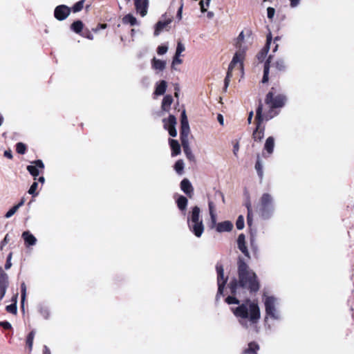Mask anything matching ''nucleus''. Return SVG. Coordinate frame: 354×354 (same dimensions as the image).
<instances>
[{
    "label": "nucleus",
    "instance_id": "1",
    "mask_svg": "<svg viewBox=\"0 0 354 354\" xmlns=\"http://www.w3.org/2000/svg\"><path fill=\"white\" fill-rule=\"evenodd\" d=\"M239 279H234L230 283L231 292L234 295H243L246 291L256 292L259 288L256 274L249 268L241 258L238 261Z\"/></svg>",
    "mask_w": 354,
    "mask_h": 354
},
{
    "label": "nucleus",
    "instance_id": "2",
    "mask_svg": "<svg viewBox=\"0 0 354 354\" xmlns=\"http://www.w3.org/2000/svg\"><path fill=\"white\" fill-rule=\"evenodd\" d=\"M231 310L238 319L239 323L245 328L256 324L261 317L260 308L255 301L247 299L244 303L236 308H232Z\"/></svg>",
    "mask_w": 354,
    "mask_h": 354
},
{
    "label": "nucleus",
    "instance_id": "3",
    "mask_svg": "<svg viewBox=\"0 0 354 354\" xmlns=\"http://www.w3.org/2000/svg\"><path fill=\"white\" fill-rule=\"evenodd\" d=\"M257 212L263 219H269L274 212V201L273 196L268 193L263 194L257 206Z\"/></svg>",
    "mask_w": 354,
    "mask_h": 354
},
{
    "label": "nucleus",
    "instance_id": "4",
    "mask_svg": "<svg viewBox=\"0 0 354 354\" xmlns=\"http://www.w3.org/2000/svg\"><path fill=\"white\" fill-rule=\"evenodd\" d=\"M263 301L267 317L275 320L280 319L281 316L279 310L280 304L279 299L268 293H264L263 295Z\"/></svg>",
    "mask_w": 354,
    "mask_h": 354
},
{
    "label": "nucleus",
    "instance_id": "5",
    "mask_svg": "<svg viewBox=\"0 0 354 354\" xmlns=\"http://www.w3.org/2000/svg\"><path fill=\"white\" fill-rule=\"evenodd\" d=\"M251 44L252 38L249 32L245 34L243 31H241L234 41V46L236 48V51L233 58L243 62L245 53Z\"/></svg>",
    "mask_w": 354,
    "mask_h": 354
},
{
    "label": "nucleus",
    "instance_id": "6",
    "mask_svg": "<svg viewBox=\"0 0 354 354\" xmlns=\"http://www.w3.org/2000/svg\"><path fill=\"white\" fill-rule=\"evenodd\" d=\"M262 111H263V107H262V105L260 104L257 110L256 120H257V127L255 131L253 132V138L254 139V140L259 141V142L263 139V138L264 136L263 129H259V126H260L261 122L263 120H270L271 118H272L274 117V115H275L277 114L276 113H274V114H272L270 112V113H266L264 116H263Z\"/></svg>",
    "mask_w": 354,
    "mask_h": 354
},
{
    "label": "nucleus",
    "instance_id": "7",
    "mask_svg": "<svg viewBox=\"0 0 354 354\" xmlns=\"http://www.w3.org/2000/svg\"><path fill=\"white\" fill-rule=\"evenodd\" d=\"M286 102V97L283 95H277L274 97L272 92H269L266 97V103L271 109L282 107Z\"/></svg>",
    "mask_w": 354,
    "mask_h": 354
},
{
    "label": "nucleus",
    "instance_id": "8",
    "mask_svg": "<svg viewBox=\"0 0 354 354\" xmlns=\"http://www.w3.org/2000/svg\"><path fill=\"white\" fill-rule=\"evenodd\" d=\"M216 271L218 274L217 281H218V293L216 295V299H218L219 295L223 294V288L226 283L227 279L224 277L223 268L222 266H216Z\"/></svg>",
    "mask_w": 354,
    "mask_h": 354
},
{
    "label": "nucleus",
    "instance_id": "9",
    "mask_svg": "<svg viewBox=\"0 0 354 354\" xmlns=\"http://www.w3.org/2000/svg\"><path fill=\"white\" fill-rule=\"evenodd\" d=\"M163 123L164 127L168 130L169 135L172 137H176L177 136V131L176 129V118L171 115L167 119L163 120Z\"/></svg>",
    "mask_w": 354,
    "mask_h": 354
},
{
    "label": "nucleus",
    "instance_id": "10",
    "mask_svg": "<svg viewBox=\"0 0 354 354\" xmlns=\"http://www.w3.org/2000/svg\"><path fill=\"white\" fill-rule=\"evenodd\" d=\"M71 13V8L65 5H60L55 8L54 15L59 21H62L68 17Z\"/></svg>",
    "mask_w": 354,
    "mask_h": 354
},
{
    "label": "nucleus",
    "instance_id": "11",
    "mask_svg": "<svg viewBox=\"0 0 354 354\" xmlns=\"http://www.w3.org/2000/svg\"><path fill=\"white\" fill-rule=\"evenodd\" d=\"M8 276L0 268V300H1L6 295L7 288L8 287Z\"/></svg>",
    "mask_w": 354,
    "mask_h": 354
},
{
    "label": "nucleus",
    "instance_id": "12",
    "mask_svg": "<svg viewBox=\"0 0 354 354\" xmlns=\"http://www.w3.org/2000/svg\"><path fill=\"white\" fill-rule=\"evenodd\" d=\"M188 227L189 230L198 238L202 236L205 229L203 221L189 223V224H188Z\"/></svg>",
    "mask_w": 354,
    "mask_h": 354
},
{
    "label": "nucleus",
    "instance_id": "13",
    "mask_svg": "<svg viewBox=\"0 0 354 354\" xmlns=\"http://www.w3.org/2000/svg\"><path fill=\"white\" fill-rule=\"evenodd\" d=\"M189 134V125L188 121H181L180 138L183 146L187 143Z\"/></svg>",
    "mask_w": 354,
    "mask_h": 354
},
{
    "label": "nucleus",
    "instance_id": "14",
    "mask_svg": "<svg viewBox=\"0 0 354 354\" xmlns=\"http://www.w3.org/2000/svg\"><path fill=\"white\" fill-rule=\"evenodd\" d=\"M199 221H203L201 216V209L198 206H194L192 209V211L189 212L187 217V224H189V223H196Z\"/></svg>",
    "mask_w": 354,
    "mask_h": 354
},
{
    "label": "nucleus",
    "instance_id": "15",
    "mask_svg": "<svg viewBox=\"0 0 354 354\" xmlns=\"http://www.w3.org/2000/svg\"><path fill=\"white\" fill-rule=\"evenodd\" d=\"M237 246L239 250L248 259L250 258L249 251L246 246L245 236L240 234L237 239Z\"/></svg>",
    "mask_w": 354,
    "mask_h": 354
},
{
    "label": "nucleus",
    "instance_id": "16",
    "mask_svg": "<svg viewBox=\"0 0 354 354\" xmlns=\"http://www.w3.org/2000/svg\"><path fill=\"white\" fill-rule=\"evenodd\" d=\"M148 0H135V6L138 13L144 17L147 13Z\"/></svg>",
    "mask_w": 354,
    "mask_h": 354
},
{
    "label": "nucleus",
    "instance_id": "17",
    "mask_svg": "<svg viewBox=\"0 0 354 354\" xmlns=\"http://www.w3.org/2000/svg\"><path fill=\"white\" fill-rule=\"evenodd\" d=\"M151 67L156 71V73H159L165 70L166 62L153 57L151 60Z\"/></svg>",
    "mask_w": 354,
    "mask_h": 354
},
{
    "label": "nucleus",
    "instance_id": "18",
    "mask_svg": "<svg viewBox=\"0 0 354 354\" xmlns=\"http://www.w3.org/2000/svg\"><path fill=\"white\" fill-rule=\"evenodd\" d=\"M180 188L189 197H192L193 187L188 179L185 178L181 181Z\"/></svg>",
    "mask_w": 354,
    "mask_h": 354
},
{
    "label": "nucleus",
    "instance_id": "19",
    "mask_svg": "<svg viewBox=\"0 0 354 354\" xmlns=\"http://www.w3.org/2000/svg\"><path fill=\"white\" fill-rule=\"evenodd\" d=\"M272 37L271 35L269 34L267 37V42L266 46L263 48V49L261 50L260 53L257 55V59L260 62H263L264 59L266 58L270 48V44L271 43Z\"/></svg>",
    "mask_w": 354,
    "mask_h": 354
},
{
    "label": "nucleus",
    "instance_id": "20",
    "mask_svg": "<svg viewBox=\"0 0 354 354\" xmlns=\"http://www.w3.org/2000/svg\"><path fill=\"white\" fill-rule=\"evenodd\" d=\"M236 66H238V68L239 69H241V70L243 69V62L232 58V60L231 61V62L229 65L228 70L227 72V75H226L225 78H228L229 80H230L231 77L232 76V71Z\"/></svg>",
    "mask_w": 354,
    "mask_h": 354
},
{
    "label": "nucleus",
    "instance_id": "21",
    "mask_svg": "<svg viewBox=\"0 0 354 354\" xmlns=\"http://www.w3.org/2000/svg\"><path fill=\"white\" fill-rule=\"evenodd\" d=\"M22 237L27 246L35 245L37 243V239L29 231L24 232L22 234Z\"/></svg>",
    "mask_w": 354,
    "mask_h": 354
},
{
    "label": "nucleus",
    "instance_id": "22",
    "mask_svg": "<svg viewBox=\"0 0 354 354\" xmlns=\"http://www.w3.org/2000/svg\"><path fill=\"white\" fill-rule=\"evenodd\" d=\"M232 228L233 224L229 221L218 223L216 225V231L218 232H230Z\"/></svg>",
    "mask_w": 354,
    "mask_h": 354
},
{
    "label": "nucleus",
    "instance_id": "23",
    "mask_svg": "<svg viewBox=\"0 0 354 354\" xmlns=\"http://www.w3.org/2000/svg\"><path fill=\"white\" fill-rule=\"evenodd\" d=\"M172 102H173L172 96L170 95H165L162 102V105H161L162 110L165 112H168L170 110V106H171Z\"/></svg>",
    "mask_w": 354,
    "mask_h": 354
},
{
    "label": "nucleus",
    "instance_id": "24",
    "mask_svg": "<svg viewBox=\"0 0 354 354\" xmlns=\"http://www.w3.org/2000/svg\"><path fill=\"white\" fill-rule=\"evenodd\" d=\"M171 19L158 21L156 25L154 35L156 36L158 35L163 30V29L171 23Z\"/></svg>",
    "mask_w": 354,
    "mask_h": 354
},
{
    "label": "nucleus",
    "instance_id": "25",
    "mask_svg": "<svg viewBox=\"0 0 354 354\" xmlns=\"http://www.w3.org/2000/svg\"><path fill=\"white\" fill-rule=\"evenodd\" d=\"M167 87V84L166 81L161 80L160 82L156 84L154 94L156 95H163L166 91Z\"/></svg>",
    "mask_w": 354,
    "mask_h": 354
},
{
    "label": "nucleus",
    "instance_id": "26",
    "mask_svg": "<svg viewBox=\"0 0 354 354\" xmlns=\"http://www.w3.org/2000/svg\"><path fill=\"white\" fill-rule=\"evenodd\" d=\"M169 145L171 148V156H176L180 153V147L177 140L170 139Z\"/></svg>",
    "mask_w": 354,
    "mask_h": 354
},
{
    "label": "nucleus",
    "instance_id": "27",
    "mask_svg": "<svg viewBox=\"0 0 354 354\" xmlns=\"http://www.w3.org/2000/svg\"><path fill=\"white\" fill-rule=\"evenodd\" d=\"M274 139L273 137L270 136L268 137L266 140L264 145L265 150L269 153H272L274 151Z\"/></svg>",
    "mask_w": 354,
    "mask_h": 354
},
{
    "label": "nucleus",
    "instance_id": "28",
    "mask_svg": "<svg viewBox=\"0 0 354 354\" xmlns=\"http://www.w3.org/2000/svg\"><path fill=\"white\" fill-rule=\"evenodd\" d=\"M123 24H129L131 26L138 25L137 19L135 17H133L131 14H128L125 15L122 19Z\"/></svg>",
    "mask_w": 354,
    "mask_h": 354
},
{
    "label": "nucleus",
    "instance_id": "29",
    "mask_svg": "<svg viewBox=\"0 0 354 354\" xmlns=\"http://www.w3.org/2000/svg\"><path fill=\"white\" fill-rule=\"evenodd\" d=\"M271 59V56H269L268 60L265 63L264 65V71H263V76L262 79L263 83H266L268 81V74H269V68H270V62Z\"/></svg>",
    "mask_w": 354,
    "mask_h": 354
},
{
    "label": "nucleus",
    "instance_id": "30",
    "mask_svg": "<svg viewBox=\"0 0 354 354\" xmlns=\"http://www.w3.org/2000/svg\"><path fill=\"white\" fill-rule=\"evenodd\" d=\"M259 349V345L255 342H250L248 348L244 352V354H257V351Z\"/></svg>",
    "mask_w": 354,
    "mask_h": 354
},
{
    "label": "nucleus",
    "instance_id": "31",
    "mask_svg": "<svg viewBox=\"0 0 354 354\" xmlns=\"http://www.w3.org/2000/svg\"><path fill=\"white\" fill-rule=\"evenodd\" d=\"M177 205L180 210H185L187 205V199L185 196H180L177 200Z\"/></svg>",
    "mask_w": 354,
    "mask_h": 354
},
{
    "label": "nucleus",
    "instance_id": "32",
    "mask_svg": "<svg viewBox=\"0 0 354 354\" xmlns=\"http://www.w3.org/2000/svg\"><path fill=\"white\" fill-rule=\"evenodd\" d=\"M39 312L44 319H48L50 317V311L48 307L44 306H39Z\"/></svg>",
    "mask_w": 354,
    "mask_h": 354
},
{
    "label": "nucleus",
    "instance_id": "33",
    "mask_svg": "<svg viewBox=\"0 0 354 354\" xmlns=\"http://www.w3.org/2000/svg\"><path fill=\"white\" fill-rule=\"evenodd\" d=\"M83 28V24L81 21H76L71 25V29L76 33H80Z\"/></svg>",
    "mask_w": 354,
    "mask_h": 354
},
{
    "label": "nucleus",
    "instance_id": "34",
    "mask_svg": "<svg viewBox=\"0 0 354 354\" xmlns=\"http://www.w3.org/2000/svg\"><path fill=\"white\" fill-rule=\"evenodd\" d=\"M35 335V332L34 330H32L28 334V335L27 337L26 344H27L30 351H32V348Z\"/></svg>",
    "mask_w": 354,
    "mask_h": 354
},
{
    "label": "nucleus",
    "instance_id": "35",
    "mask_svg": "<svg viewBox=\"0 0 354 354\" xmlns=\"http://www.w3.org/2000/svg\"><path fill=\"white\" fill-rule=\"evenodd\" d=\"M247 209H248V217H247V223L248 225L251 227L252 225L253 219L252 216V209H251V204L248 203L246 205Z\"/></svg>",
    "mask_w": 354,
    "mask_h": 354
},
{
    "label": "nucleus",
    "instance_id": "36",
    "mask_svg": "<svg viewBox=\"0 0 354 354\" xmlns=\"http://www.w3.org/2000/svg\"><path fill=\"white\" fill-rule=\"evenodd\" d=\"M184 169V162L182 160H178L174 165V169L178 174H182Z\"/></svg>",
    "mask_w": 354,
    "mask_h": 354
},
{
    "label": "nucleus",
    "instance_id": "37",
    "mask_svg": "<svg viewBox=\"0 0 354 354\" xmlns=\"http://www.w3.org/2000/svg\"><path fill=\"white\" fill-rule=\"evenodd\" d=\"M274 66L279 71H283L286 68V63L283 59H279L274 63Z\"/></svg>",
    "mask_w": 354,
    "mask_h": 354
},
{
    "label": "nucleus",
    "instance_id": "38",
    "mask_svg": "<svg viewBox=\"0 0 354 354\" xmlns=\"http://www.w3.org/2000/svg\"><path fill=\"white\" fill-rule=\"evenodd\" d=\"M255 169L258 173V175L262 178L263 176V165L259 158H258L257 161L255 165Z\"/></svg>",
    "mask_w": 354,
    "mask_h": 354
},
{
    "label": "nucleus",
    "instance_id": "39",
    "mask_svg": "<svg viewBox=\"0 0 354 354\" xmlns=\"http://www.w3.org/2000/svg\"><path fill=\"white\" fill-rule=\"evenodd\" d=\"M27 169L35 178L37 177L39 174L38 169L36 168V166L29 165L27 167Z\"/></svg>",
    "mask_w": 354,
    "mask_h": 354
},
{
    "label": "nucleus",
    "instance_id": "40",
    "mask_svg": "<svg viewBox=\"0 0 354 354\" xmlns=\"http://www.w3.org/2000/svg\"><path fill=\"white\" fill-rule=\"evenodd\" d=\"M210 0H201L200 2L201 12H205L209 7Z\"/></svg>",
    "mask_w": 354,
    "mask_h": 354
},
{
    "label": "nucleus",
    "instance_id": "41",
    "mask_svg": "<svg viewBox=\"0 0 354 354\" xmlns=\"http://www.w3.org/2000/svg\"><path fill=\"white\" fill-rule=\"evenodd\" d=\"M185 47L181 41L177 43L176 53L178 55H181V53L185 51Z\"/></svg>",
    "mask_w": 354,
    "mask_h": 354
},
{
    "label": "nucleus",
    "instance_id": "42",
    "mask_svg": "<svg viewBox=\"0 0 354 354\" xmlns=\"http://www.w3.org/2000/svg\"><path fill=\"white\" fill-rule=\"evenodd\" d=\"M236 225L238 230H242L244 227V218L243 216H239L237 218Z\"/></svg>",
    "mask_w": 354,
    "mask_h": 354
},
{
    "label": "nucleus",
    "instance_id": "43",
    "mask_svg": "<svg viewBox=\"0 0 354 354\" xmlns=\"http://www.w3.org/2000/svg\"><path fill=\"white\" fill-rule=\"evenodd\" d=\"M21 304L22 305L24 303L26 297V286L25 283H22L21 285Z\"/></svg>",
    "mask_w": 354,
    "mask_h": 354
},
{
    "label": "nucleus",
    "instance_id": "44",
    "mask_svg": "<svg viewBox=\"0 0 354 354\" xmlns=\"http://www.w3.org/2000/svg\"><path fill=\"white\" fill-rule=\"evenodd\" d=\"M83 6H84V0L77 2L73 8V12H77L80 11L83 8Z\"/></svg>",
    "mask_w": 354,
    "mask_h": 354
},
{
    "label": "nucleus",
    "instance_id": "45",
    "mask_svg": "<svg viewBox=\"0 0 354 354\" xmlns=\"http://www.w3.org/2000/svg\"><path fill=\"white\" fill-rule=\"evenodd\" d=\"M19 209L15 205L10 208L5 214V217L6 218H9L12 216Z\"/></svg>",
    "mask_w": 354,
    "mask_h": 354
},
{
    "label": "nucleus",
    "instance_id": "46",
    "mask_svg": "<svg viewBox=\"0 0 354 354\" xmlns=\"http://www.w3.org/2000/svg\"><path fill=\"white\" fill-rule=\"evenodd\" d=\"M37 187H38L37 183H36V182L33 183L28 190V194H31L32 196H37V193L36 192V190L37 189Z\"/></svg>",
    "mask_w": 354,
    "mask_h": 354
},
{
    "label": "nucleus",
    "instance_id": "47",
    "mask_svg": "<svg viewBox=\"0 0 354 354\" xmlns=\"http://www.w3.org/2000/svg\"><path fill=\"white\" fill-rule=\"evenodd\" d=\"M17 151L20 154H24L26 151V147L22 142H18L17 144Z\"/></svg>",
    "mask_w": 354,
    "mask_h": 354
},
{
    "label": "nucleus",
    "instance_id": "48",
    "mask_svg": "<svg viewBox=\"0 0 354 354\" xmlns=\"http://www.w3.org/2000/svg\"><path fill=\"white\" fill-rule=\"evenodd\" d=\"M6 310L10 313L16 314L17 311L16 301L12 304L7 306Z\"/></svg>",
    "mask_w": 354,
    "mask_h": 354
},
{
    "label": "nucleus",
    "instance_id": "49",
    "mask_svg": "<svg viewBox=\"0 0 354 354\" xmlns=\"http://www.w3.org/2000/svg\"><path fill=\"white\" fill-rule=\"evenodd\" d=\"M228 304H239V300L234 296H229L225 299Z\"/></svg>",
    "mask_w": 354,
    "mask_h": 354
},
{
    "label": "nucleus",
    "instance_id": "50",
    "mask_svg": "<svg viewBox=\"0 0 354 354\" xmlns=\"http://www.w3.org/2000/svg\"><path fill=\"white\" fill-rule=\"evenodd\" d=\"M183 147H184V151H185V153L187 158L189 160H192L194 158V156H193L191 150L188 147V142L186 145H185V146H183Z\"/></svg>",
    "mask_w": 354,
    "mask_h": 354
},
{
    "label": "nucleus",
    "instance_id": "51",
    "mask_svg": "<svg viewBox=\"0 0 354 354\" xmlns=\"http://www.w3.org/2000/svg\"><path fill=\"white\" fill-rule=\"evenodd\" d=\"M168 47L167 46H160L157 49V53L158 55H164L167 52Z\"/></svg>",
    "mask_w": 354,
    "mask_h": 354
},
{
    "label": "nucleus",
    "instance_id": "52",
    "mask_svg": "<svg viewBox=\"0 0 354 354\" xmlns=\"http://www.w3.org/2000/svg\"><path fill=\"white\" fill-rule=\"evenodd\" d=\"M180 55H178L175 54L173 61H172V66H174L176 64H180L183 62V60L180 58Z\"/></svg>",
    "mask_w": 354,
    "mask_h": 354
},
{
    "label": "nucleus",
    "instance_id": "53",
    "mask_svg": "<svg viewBox=\"0 0 354 354\" xmlns=\"http://www.w3.org/2000/svg\"><path fill=\"white\" fill-rule=\"evenodd\" d=\"M268 17L272 19L274 17L275 10L273 8L269 7L267 9Z\"/></svg>",
    "mask_w": 354,
    "mask_h": 354
},
{
    "label": "nucleus",
    "instance_id": "54",
    "mask_svg": "<svg viewBox=\"0 0 354 354\" xmlns=\"http://www.w3.org/2000/svg\"><path fill=\"white\" fill-rule=\"evenodd\" d=\"M32 164H34V166H36V168H41L43 169L44 167V163L41 160H37L34 162H32Z\"/></svg>",
    "mask_w": 354,
    "mask_h": 354
},
{
    "label": "nucleus",
    "instance_id": "55",
    "mask_svg": "<svg viewBox=\"0 0 354 354\" xmlns=\"http://www.w3.org/2000/svg\"><path fill=\"white\" fill-rule=\"evenodd\" d=\"M9 241V239H8V235H6L5 238L3 239V241L1 242V244H0V250H3L4 246L8 243Z\"/></svg>",
    "mask_w": 354,
    "mask_h": 354
},
{
    "label": "nucleus",
    "instance_id": "56",
    "mask_svg": "<svg viewBox=\"0 0 354 354\" xmlns=\"http://www.w3.org/2000/svg\"><path fill=\"white\" fill-rule=\"evenodd\" d=\"M239 150V142H236L233 146V153L234 154V156H237Z\"/></svg>",
    "mask_w": 354,
    "mask_h": 354
},
{
    "label": "nucleus",
    "instance_id": "57",
    "mask_svg": "<svg viewBox=\"0 0 354 354\" xmlns=\"http://www.w3.org/2000/svg\"><path fill=\"white\" fill-rule=\"evenodd\" d=\"M10 259H11V254H9V256L8 257V259H7V261H6V263L5 265V268L6 270H8L11 267V266H12L11 262H10Z\"/></svg>",
    "mask_w": 354,
    "mask_h": 354
},
{
    "label": "nucleus",
    "instance_id": "58",
    "mask_svg": "<svg viewBox=\"0 0 354 354\" xmlns=\"http://www.w3.org/2000/svg\"><path fill=\"white\" fill-rule=\"evenodd\" d=\"M1 326L6 328V329H10L11 328V324L8 322H2L0 323Z\"/></svg>",
    "mask_w": 354,
    "mask_h": 354
},
{
    "label": "nucleus",
    "instance_id": "59",
    "mask_svg": "<svg viewBox=\"0 0 354 354\" xmlns=\"http://www.w3.org/2000/svg\"><path fill=\"white\" fill-rule=\"evenodd\" d=\"M290 6L292 8L297 7L300 3V0H290Z\"/></svg>",
    "mask_w": 354,
    "mask_h": 354
},
{
    "label": "nucleus",
    "instance_id": "60",
    "mask_svg": "<svg viewBox=\"0 0 354 354\" xmlns=\"http://www.w3.org/2000/svg\"><path fill=\"white\" fill-rule=\"evenodd\" d=\"M183 4L182 3L178 10V12H177V17L179 19H181L182 18V12H183Z\"/></svg>",
    "mask_w": 354,
    "mask_h": 354
},
{
    "label": "nucleus",
    "instance_id": "61",
    "mask_svg": "<svg viewBox=\"0 0 354 354\" xmlns=\"http://www.w3.org/2000/svg\"><path fill=\"white\" fill-rule=\"evenodd\" d=\"M217 120H218V122L221 124V125H223L224 124V118H223V116L221 115V114H218L217 115Z\"/></svg>",
    "mask_w": 354,
    "mask_h": 354
},
{
    "label": "nucleus",
    "instance_id": "62",
    "mask_svg": "<svg viewBox=\"0 0 354 354\" xmlns=\"http://www.w3.org/2000/svg\"><path fill=\"white\" fill-rule=\"evenodd\" d=\"M209 214L213 224H215L216 222V214L214 212H209Z\"/></svg>",
    "mask_w": 354,
    "mask_h": 354
},
{
    "label": "nucleus",
    "instance_id": "63",
    "mask_svg": "<svg viewBox=\"0 0 354 354\" xmlns=\"http://www.w3.org/2000/svg\"><path fill=\"white\" fill-rule=\"evenodd\" d=\"M209 212H214V205L213 202L209 201L208 203Z\"/></svg>",
    "mask_w": 354,
    "mask_h": 354
},
{
    "label": "nucleus",
    "instance_id": "64",
    "mask_svg": "<svg viewBox=\"0 0 354 354\" xmlns=\"http://www.w3.org/2000/svg\"><path fill=\"white\" fill-rule=\"evenodd\" d=\"M43 354H51L50 350L47 346H44Z\"/></svg>",
    "mask_w": 354,
    "mask_h": 354
}]
</instances>
